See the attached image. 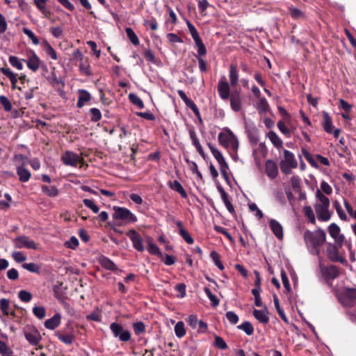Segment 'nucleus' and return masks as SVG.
<instances>
[{"label":"nucleus","instance_id":"obj_3","mask_svg":"<svg viewBox=\"0 0 356 356\" xmlns=\"http://www.w3.org/2000/svg\"><path fill=\"white\" fill-rule=\"evenodd\" d=\"M283 153L284 159L280 161V169L284 175H289L291 169L297 168L298 163L294 154L291 152L284 149Z\"/></svg>","mask_w":356,"mask_h":356},{"label":"nucleus","instance_id":"obj_5","mask_svg":"<svg viewBox=\"0 0 356 356\" xmlns=\"http://www.w3.org/2000/svg\"><path fill=\"white\" fill-rule=\"evenodd\" d=\"M340 247L337 244H332L328 243L326 248V253L328 259L333 262H340L341 264H345L346 260L344 257L339 254V248Z\"/></svg>","mask_w":356,"mask_h":356},{"label":"nucleus","instance_id":"obj_55","mask_svg":"<svg viewBox=\"0 0 356 356\" xmlns=\"http://www.w3.org/2000/svg\"><path fill=\"white\" fill-rule=\"evenodd\" d=\"M0 104L3 106L4 110L7 112L12 109V104L9 99L4 95L0 96Z\"/></svg>","mask_w":356,"mask_h":356},{"label":"nucleus","instance_id":"obj_39","mask_svg":"<svg viewBox=\"0 0 356 356\" xmlns=\"http://www.w3.org/2000/svg\"><path fill=\"white\" fill-rule=\"evenodd\" d=\"M302 154H303L307 162L314 168H317L318 167V163L316 162L312 154L305 149L302 148Z\"/></svg>","mask_w":356,"mask_h":356},{"label":"nucleus","instance_id":"obj_35","mask_svg":"<svg viewBox=\"0 0 356 356\" xmlns=\"http://www.w3.org/2000/svg\"><path fill=\"white\" fill-rule=\"evenodd\" d=\"M129 99L133 104L137 106L140 109L145 107L144 103L142 101V99L136 94L130 93L129 95Z\"/></svg>","mask_w":356,"mask_h":356},{"label":"nucleus","instance_id":"obj_21","mask_svg":"<svg viewBox=\"0 0 356 356\" xmlns=\"http://www.w3.org/2000/svg\"><path fill=\"white\" fill-rule=\"evenodd\" d=\"M257 108L259 114L262 115L269 111L270 106L265 97L258 98Z\"/></svg>","mask_w":356,"mask_h":356},{"label":"nucleus","instance_id":"obj_42","mask_svg":"<svg viewBox=\"0 0 356 356\" xmlns=\"http://www.w3.org/2000/svg\"><path fill=\"white\" fill-rule=\"evenodd\" d=\"M289 15L294 19L304 17V13L298 8L291 6L289 8Z\"/></svg>","mask_w":356,"mask_h":356},{"label":"nucleus","instance_id":"obj_6","mask_svg":"<svg viewBox=\"0 0 356 356\" xmlns=\"http://www.w3.org/2000/svg\"><path fill=\"white\" fill-rule=\"evenodd\" d=\"M61 160L65 165L73 167H76L79 163L81 165L85 164L84 159L82 157L71 151H66L63 154Z\"/></svg>","mask_w":356,"mask_h":356},{"label":"nucleus","instance_id":"obj_45","mask_svg":"<svg viewBox=\"0 0 356 356\" xmlns=\"http://www.w3.org/2000/svg\"><path fill=\"white\" fill-rule=\"evenodd\" d=\"M179 227V234L188 244H193V239L189 233L181 227V224H177Z\"/></svg>","mask_w":356,"mask_h":356},{"label":"nucleus","instance_id":"obj_26","mask_svg":"<svg viewBox=\"0 0 356 356\" xmlns=\"http://www.w3.org/2000/svg\"><path fill=\"white\" fill-rule=\"evenodd\" d=\"M54 70H55V68H54ZM47 79L53 87H56L58 85H60L62 87L64 86V83L62 81V79L60 77L56 76L54 70H53L51 72V74L47 77Z\"/></svg>","mask_w":356,"mask_h":356},{"label":"nucleus","instance_id":"obj_52","mask_svg":"<svg viewBox=\"0 0 356 356\" xmlns=\"http://www.w3.org/2000/svg\"><path fill=\"white\" fill-rule=\"evenodd\" d=\"M10 301L6 298H1L0 300V309L2 313L5 315L9 314Z\"/></svg>","mask_w":356,"mask_h":356},{"label":"nucleus","instance_id":"obj_60","mask_svg":"<svg viewBox=\"0 0 356 356\" xmlns=\"http://www.w3.org/2000/svg\"><path fill=\"white\" fill-rule=\"evenodd\" d=\"M19 298L23 301V302H28L29 301H31V300L32 299V294L27 291H25V290H22L19 292Z\"/></svg>","mask_w":356,"mask_h":356},{"label":"nucleus","instance_id":"obj_63","mask_svg":"<svg viewBox=\"0 0 356 356\" xmlns=\"http://www.w3.org/2000/svg\"><path fill=\"white\" fill-rule=\"evenodd\" d=\"M143 25L146 27H149L152 31H156L158 29V24L155 18L151 19H145Z\"/></svg>","mask_w":356,"mask_h":356},{"label":"nucleus","instance_id":"obj_28","mask_svg":"<svg viewBox=\"0 0 356 356\" xmlns=\"http://www.w3.org/2000/svg\"><path fill=\"white\" fill-rule=\"evenodd\" d=\"M248 137L252 145H256L259 140V131L257 128H252L248 131Z\"/></svg>","mask_w":356,"mask_h":356},{"label":"nucleus","instance_id":"obj_1","mask_svg":"<svg viewBox=\"0 0 356 356\" xmlns=\"http://www.w3.org/2000/svg\"><path fill=\"white\" fill-rule=\"evenodd\" d=\"M326 234L321 229L314 232L307 230L304 234V239L308 248H311L313 254H320V247L325 242Z\"/></svg>","mask_w":356,"mask_h":356},{"label":"nucleus","instance_id":"obj_62","mask_svg":"<svg viewBox=\"0 0 356 356\" xmlns=\"http://www.w3.org/2000/svg\"><path fill=\"white\" fill-rule=\"evenodd\" d=\"M277 127L279 129V130L284 135L286 136L287 138H289L291 136V131L289 130V128H287L285 124H284V121L282 120H280L278 122H277Z\"/></svg>","mask_w":356,"mask_h":356},{"label":"nucleus","instance_id":"obj_47","mask_svg":"<svg viewBox=\"0 0 356 356\" xmlns=\"http://www.w3.org/2000/svg\"><path fill=\"white\" fill-rule=\"evenodd\" d=\"M238 328L243 330L248 335H251L254 332L253 326L248 321H245L241 325H238Z\"/></svg>","mask_w":356,"mask_h":356},{"label":"nucleus","instance_id":"obj_23","mask_svg":"<svg viewBox=\"0 0 356 356\" xmlns=\"http://www.w3.org/2000/svg\"><path fill=\"white\" fill-rule=\"evenodd\" d=\"M253 316L254 318L258 320L260 323L266 324L269 321V318L268 316V312L266 309L265 310H258L254 309L253 311Z\"/></svg>","mask_w":356,"mask_h":356},{"label":"nucleus","instance_id":"obj_7","mask_svg":"<svg viewBox=\"0 0 356 356\" xmlns=\"http://www.w3.org/2000/svg\"><path fill=\"white\" fill-rule=\"evenodd\" d=\"M110 329L115 337H118L122 341H128L131 339V333L129 330H124L122 325L118 323H112Z\"/></svg>","mask_w":356,"mask_h":356},{"label":"nucleus","instance_id":"obj_30","mask_svg":"<svg viewBox=\"0 0 356 356\" xmlns=\"http://www.w3.org/2000/svg\"><path fill=\"white\" fill-rule=\"evenodd\" d=\"M316 197L318 200L314 205L330 206V200L319 189L316 193Z\"/></svg>","mask_w":356,"mask_h":356},{"label":"nucleus","instance_id":"obj_56","mask_svg":"<svg viewBox=\"0 0 356 356\" xmlns=\"http://www.w3.org/2000/svg\"><path fill=\"white\" fill-rule=\"evenodd\" d=\"M214 346L220 350H225L227 348V343L224 339L219 336L215 337Z\"/></svg>","mask_w":356,"mask_h":356},{"label":"nucleus","instance_id":"obj_61","mask_svg":"<svg viewBox=\"0 0 356 356\" xmlns=\"http://www.w3.org/2000/svg\"><path fill=\"white\" fill-rule=\"evenodd\" d=\"M83 202L84 205L88 208H90L95 213H97L99 211V207L97 205H96L93 200L84 199Z\"/></svg>","mask_w":356,"mask_h":356},{"label":"nucleus","instance_id":"obj_20","mask_svg":"<svg viewBox=\"0 0 356 356\" xmlns=\"http://www.w3.org/2000/svg\"><path fill=\"white\" fill-rule=\"evenodd\" d=\"M267 136L277 149L283 148V141L275 131H270Z\"/></svg>","mask_w":356,"mask_h":356},{"label":"nucleus","instance_id":"obj_2","mask_svg":"<svg viewBox=\"0 0 356 356\" xmlns=\"http://www.w3.org/2000/svg\"><path fill=\"white\" fill-rule=\"evenodd\" d=\"M338 300L345 307H354L356 303V288L345 287L339 294Z\"/></svg>","mask_w":356,"mask_h":356},{"label":"nucleus","instance_id":"obj_37","mask_svg":"<svg viewBox=\"0 0 356 356\" xmlns=\"http://www.w3.org/2000/svg\"><path fill=\"white\" fill-rule=\"evenodd\" d=\"M44 47L47 55H49L53 60H57V54L52 46L46 40L44 41Z\"/></svg>","mask_w":356,"mask_h":356},{"label":"nucleus","instance_id":"obj_19","mask_svg":"<svg viewBox=\"0 0 356 356\" xmlns=\"http://www.w3.org/2000/svg\"><path fill=\"white\" fill-rule=\"evenodd\" d=\"M17 174L21 182H27L31 176V172L22 165L17 168Z\"/></svg>","mask_w":356,"mask_h":356},{"label":"nucleus","instance_id":"obj_33","mask_svg":"<svg viewBox=\"0 0 356 356\" xmlns=\"http://www.w3.org/2000/svg\"><path fill=\"white\" fill-rule=\"evenodd\" d=\"M22 267L31 273L40 274L41 271V266L35 263H25L22 264Z\"/></svg>","mask_w":356,"mask_h":356},{"label":"nucleus","instance_id":"obj_18","mask_svg":"<svg viewBox=\"0 0 356 356\" xmlns=\"http://www.w3.org/2000/svg\"><path fill=\"white\" fill-rule=\"evenodd\" d=\"M91 99L90 94L86 90H79V97L77 100V107L82 108L86 102H89Z\"/></svg>","mask_w":356,"mask_h":356},{"label":"nucleus","instance_id":"obj_24","mask_svg":"<svg viewBox=\"0 0 356 356\" xmlns=\"http://www.w3.org/2000/svg\"><path fill=\"white\" fill-rule=\"evenodd\" d=\"M169 186L171 189L179 193L182 197L186 198L187 197L186 191L178 181L174 180L173 181H170Z\"/></svg>","mask_w":356,"mask_h":356},{"label":"nucleus","instance_id":"obj_9","mask_svg":"<svg viewBox=\"0 0 356 356\" xmlns=\"http://www.w3.org/2000/svg\"><path fill=\"white\" fill-rule=\"evenodd\" d=\"M13 241L17 248H26L30 249H36L35 242L31 240L28 236H18L15 238Z\"/></svg>","mask_w":356,"mask_h":356},{"label":"nucleus","instance_id":"obj_50","mask_svg":"<svg viewBox=\"0 0 356 356\" xmlns=\"http://www.w3.org/2000/svg\"><path fill=\"white\" fill-rule=\"evenodd\" d=\"M210 257L213 259V261L215 263V264L218 266V268L220 270H223L224 269V266L222 264V262L220 261V255H219V254L217 252H216L214 250L211 251V253H210Z\"/></svg>","mask_w":356,"mask_h":356},{"label":"nucleus","instance_id":"obj_49","mask_svg":"<svg viewBox=\"0 0 356 356\" xmlns=\"http://www.w3.org/2000/svg\"><path fill=\"white\" fill-rule=\"evenodd\" d=\"M13 353V350H11L5 342L0 340V354L3 356H10Z\"/></svg>","mask_w":356,"mask_h":356},{"label":"nucleus","instance_id":"obj_16","mask_svg":"<svg viewBox=\"0 0 356 356\" xmlns=\"http://www.w3.org/2000/svg\"><path fill=\"white\" fill-rule=\"evenodd\" d=\"M266 173L270 179H275L278 175L277 164L272 160H268L265 166Z\"/></svg>","mask_w":356,"mask_h":356},{"label":"nucleus","instance_id":"obj_27","mask_svg":"<svg viewBox=\"0 0 356 356\" xmlns=\"http://www.w3.org/2000/svg\"><path fill=\"white\" fill-rule=\"evenodd\" d=\"M207 145L212 154L213 155L219 165H225L226 161L223 156L222 155L221 152L218 149H217L212 144L208 143Z\"/></svg>","mask_w":356,"mask_h":356},{"label":"nucleus","instance_id":"obj_12","mask_svg":"<svg viewBox=\"0 0 356 356\" xmlns=\"http://www.w3.org/2000/svg\"><path fill=\"white\" fill-rule=\"evenodd\" d=\"M127 235L130 238L133 243L134 247L139 252H143L145 250L143 244V239L140 234L134 229H130Z\"/></svg>","mask_w":356,"mask_h":356},{"label":"nucleus","instance_id":"obj_36","mask_svg":"<svg viewBox=\"0 0 356 356\" xmlns=\"http://www.w3.org/2000/svg\"><path fill=\"white\" fill-rule=\"evenodd\" d=\"M273 301H274V304H275L276 310H277V313L279 314L280 318L285 323H288V319H287L284 311L280 308L278 298L275 294L273 295Z\"/></svg>","mask_w":356,"mask_h":356},{"label":"nucleus","instance_id":"obj_32","mask_svg":"<svg viewBox=\"0 0 356 356\" xmlns=\"http://www.w3.org/2000/svg\"><path fill=\"white\" fill-rule=\"evenodd\" d=\"M42 192L44 193L49 197H54L58 195V190L56 186H48L47 185H42L41 186Z\"/></svg>","mask_w":356,"mask_h":356},{"label":"nucleus","instance_id":"obj_13","mask_svg":"<svg viewBox=\"0 0 356 356\" xmlns=\"http://www.w3.org/2000/svg\"><path fill=\"white\" fill-rule=\"evenodd\" d=\"M229 99L232 109L235 112L239 111L241 109V90L235 89L233 90Z\"/></svg>","mask_w":356,"mask_h":356},{"label":"nucleus","instance_id":"obj_34","mask_svg":"<svg viewBox=\"0 0 356 356\" xmlns=\"http://www.w3.org/2000/svg\"><path fill=\"white\" fill-rule=\"evenodd\" d=\"M125 31L131 42L134 45H138L140 43L139 39L133 29L130 27H127L126 28Z\"/></svg>","mask_w":356,"mask_h":356},{"label":"nucleus","instance_id":"obj_38","mask_svg":"<svg viewBox=\"0 0 356 356\" xmlns=\"http://www.w3.org/2000/svg\"><path fill=\"white\" fill-rule=\"evenodd\" d=\"M270 228L275 234V235L279 238L282 239L283 238V229L281 224H269Z\"/></svg>","mask_w":356,"mask_h":356},{"label":"nucleus","instance_id":"obj_29","mask_svg":"<svg viewBox=\"0 0 356 356\" xmlns=\"http://www.w3.org/2000/svg\"><path fill=\"white\" fill-rule=\"evenodd\" d=\"M58 338L65 344H72L75 339L72 333L62 334L60 332H56Z\"/></svg>","mask_w":356,"mask_h":356},{"label":"nucleus","instance_id":"obj_58","mask_svg":"<svg viewBox=\"0 0 356 356\" xmlns=\"http://www.w3.org/2000/svg\"><path fill=\"white\" fill-rule=\"evenodd\" d=\"M101 264L102 266L107 270H115L117 269L115 264L108 259H103Z\"/></svg>","mask_w":356,"mask_h":356},{"label":"nucleus","instance_id":"obj_57","mask_svg":"<svg viewBox=\"0 0 356 356\" xmlns=\"http://www.w3.org/2000/svg\"><path fill=\"white\" fill-rule=\"evenodd\" d=\"M23 32L25 35H26L29 37V39L31 40L34 44L37 45L39 44L40 41L38 38L31 30L28 29L26 28H24Z\"/></svg>","mask_w":356,"mask_h":356},{"label":"nucleus","instance_id":"obj_4","mask_svg":"<svg viewBox=\"0 0 356 356\" xmlns=\"http://www.w3.org/2000/svg\"><path fill=\"white\" fill-rule=\"evenodd\" d=\"M113 218L115 220H121L128 222L137 221L136 216L128 209L120 207H113Z\"/></svg>","mask_w":356,"mask_h":356},{"label":"nucleus","instance_id":"obj_31","mask_svg":"<svg viewBox=\"0 0 356 356\" xmlns=\"http://www.w3.org/2000/svg\"><path fill=\"white\" fill-rule=\"evenodd\" d=\"M325 275H327L330 279L337 278L339 275V269L336 266L331 265L326 267L324 270Z\"/></svg>","mask_w":356,"mask_h":356},{"label":"nucleus","instance_id":"obj_11","mask_svg":"<svg viewBox=\"0 0 356 356\" xmlns=\"http://www.w3.org/2000/svg\"><path fill=\"white\" fill-rule=\"evenodd\" d=\"M22 60L25 62L29 69L34 72L38 70L41 63L40 58L33 51H31V55L28 56L27 60L22 59Z\"/></svg>","mask_w":356,"mask_h":356},{"label":"nucleus","instance_id":"obj_54","mask_svg":"<svg viewBox=\"0 0 356 356\" xmlns=\"http://www.w3.org/2000/svg\"><path fill=\"white\" fill-rule=\"evenodd\" d=\"M291 184L293 189L296 192H299L300 191L301 180L298 176H293L291 179Z\"/></svg>","mask_w":356,"mask_h":356},{"label":"nucleus","instance_id":"obj_48","mask_svg":"<svg viewBox=\"0 0 356 356\" xmlns=\"http://www.w3.org/2000/svg\"><path fill=\"white\" fill-rule=\"evenodd\" d=\"M33 312L34 315L39 319H42L45 317L46 310L44 307L35 306L33 308Z\"/></svg>","mask_w":356,"mask_h":356},{"label":"nucleus","instance_id":"obj_25","mask_svg":"<svg viewBox=\"0 0 356 356\" xmlns=\"http://www.w3.org/2000/svg\"><path fill=\"white\" fill-rule=\"evenodd\" d=\"M323 129L327 134H332L333 131L332 120L327 112H323Z\"/></svg>","mask_w":356,"mask_h":356},{"label":"nucleus","instance_id":"obj_15","mask_svg":"<svg viewBox=\"0 0 356 356\" xmlns=\"http://www.w3.org/2000/svg\"><path fill=\"white\" fill-rule=\"evenodd\" d=\"M224 80H220L218 84V92L220 97L223 100H227L229 98L230 86L228 82L225 80V77H223Z\"/></svg>","mask_w":356,"mask_h":356},{"label":"nucleus","instance_id":"obj_46","mask_svg":"<svg viewBox=\"0 0 356 356\" xmlns=\"http://www.w3.org/2000/svg\"><path fill=\"white\" fill-rule=\"evenodd\" d=\"M9 63L10 65L17 68L19 70H22L23 69V65L22 61L15 56H10L8 58Z\"/></svg>","mask_w":356,"mask_h":356},{"label":"nucleus","instance_id":"obj_22","mask_svg":"<svg viewBox=\"0 0 356 356\" xmlns=\"http://www.w3.org/2000/svg\"><path fill=\"white\" fill-rule=\"evenodd\" d=\"M60 322V316L59 314H56L51 318L47 319L44 323V325L49 330H54L59 325Z\"/></svg>","mask_w":356,"mask_h":356},{"label":"nucleus","instance_id":"obj_14","mask_svg":"<svg viewBox=\"0 0 356 356\" xmlns=\"http://www.w3.org/2000/svg\"><path fill=\"white\" fill-rule=\"evenodd\" d=\"M329 207L314 205L315 212L318 220L325 222L330 219L331 212L329 211Z\"/></svg>","mask_w":356,"mask_h":356},{"label":"nucleus","instance_id":"obj_41","mask_svg":"<svg viewBox=\"0 0 356 356\" xmlns=\"http://www.w3.org/2000/svg\"><path fill=\"white\" fill-rule=\"evenodd\" d=\"M147 242H148V251L152 254L161 256V252L160 251L158 246L156 244L153 243L152 238H148Z\"/></svg>","mask_w":356,"mask_h":356},{"label":"nucleus","instance_id":"obj_10","mask_svg":"<svg viewBox=\"0 0 356 356\" xmlns=\"http://www.w3.org/2000/svg\"><path fill=\"white\" fill-rule=\"evenodd\" d=\"M330 235L334 238L335 243L341 247L344 241V236L341 234V229L337 224H330L328 227Z\"/></svg>","mask_w":356,"mask_h":356},{"label":"nucleus","instance_id":"obj_8","mask_svg":"<svg viewBox=\"0 0 356 356\" xmlns=\"http://www.w3.org/2000/svg\"><path fill=\"white\" fill-rule=\"evenodd\" d=\"M26 340L33 346H37L42 339L40 333L35 327H27L24 330Z\"/></svg>","mask_w":356,"mask_h":356},{"label":"nucleus","instance_id":"obj_59","mask_svg":"<svg viewBox=\"0 0 356 356\" xmlns=\"http://www.w3.org/2000/svg\"><path fill=\"white\" fill-rule=\"evenodd\" d=\"M133 328L136 333V334L139 335L145 331V324L141 322H136L133 324Z\"/></svg>","mask_w":356,"mask_h":356},{"label":"nucleus","instance_id":"obj_40","mask_svg":"<svg viewBox=\"0 0 356 356\" xmlns=\"http://www.w3.org/2000/svg\"><path fill=\"white\" fill-rule=\"evenodd\" d=\"M175 334L177 337L181 338L186 334L184 324L182 321H179L175 326Z\"/></svg>","mask_w":356,"mask_h":356},{"label":"nucleus","instance_id":"obj_43","mask_svg":"<svg viewBox=\"0 0 356 356\" xmlns=\"http://www.w3.org/2000/svg\"><path fill=\"white\" fill-rule=\"evenodd\" d=\"M90 114V120L93 122L99 121L102 118V113L99 109L97 108H92L89 111Z\"/></svg>","mask_w":356,"mask_h":356},{"label":"nucleus","instance_id":"obj_64","mask_svg":"<svg viewBox=\"0 0 356 356\" xmlns=\"http://www.w3.org/2000/svg\"><path fill=\"white\" fill-rule=\"evenodd\" d=\"M218 139L220 145H222L224 147H228L229 138L225 133L220 132L218 134Z\"/></svg>","mask_w":356,"mask_h":356},{"label":"nucleus","instance_id":"obj_51","mask_svg":"<svg viewBox=\"0 0 356 356\" xmlns=\"http://www.w3.org/2000/svg\"><path fill=\"white\" fill-rule=\"evenodd\" d=\"M79 244V243L78 239L75 236H71L70 240L65 242L64 245L67 248L75 250L78 247Z\"/></svg>","mask_w":356,"mask_h":356},{"label":"nucleus","instance_id":"obj_44","mask_svg":"<svg viewBox=\"0 0 356 356\" xmlns=\"http://www.w3.org/2000/svg\"><path fill=\"white\" fill-rule=\"evenodd\" d=\"M305 216L307 218L309 222H316L315 215L310 206H306L303 209Z\"/></svg>","mask_w":356,"mask_h":356},{"label":"nucleus","instance_id":"obj_53","mask_svg":"<svg viewBox=\"0 0 356 356\" xmlns=\"http://www.w3.org/2000/svg\"><path fill=\"white\" fill-rule=\"evenodd\" d=\"M186 105L190 108L193 112L194 113L195 115L199 119L200 122H202L201 115L200 113V111L197 106V105L195 104V102L190 99L189 102H188Z\"/></svg>","mask_w":356,"mask_h":356},{"label":"nucleus","instance_id":"obj_17","mask_svg":"<svg viewBox=\"0 0 356 356\" xmlns=\"http://www.w3.org/2000/svg\"><path fill=\"white\" fill-rule=\"evenodd\" d=\"M229 78L232 87H236L238 82V70L236 64L232 63L229 68Z\"/></svg>","mask_w":356,"mask_h":356}]
</instances>
